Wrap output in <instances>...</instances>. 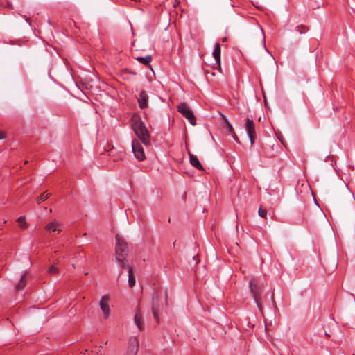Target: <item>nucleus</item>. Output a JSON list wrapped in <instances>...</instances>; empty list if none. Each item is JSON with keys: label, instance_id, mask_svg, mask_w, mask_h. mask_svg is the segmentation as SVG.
<instances>
[{"label": "nucleus", "instance_id": "f257e3e1", "mask_svg": "<svg viewBox=\"0 0 355 355\" xmlns=\"http://www.w3.org/2000/svg\"><path fill=\"white\" fill-rule=\"evenodd\" d=\"M132 129L135 135L144 145L149 146L150 144V134L144 122L141 121L134 122Z\"/></svg>", "mask_w": 355, "mask_h": 355}, {"label": "nucleus", "instance_id": "f03ea898", "mask_svg": "<svg viewBox=\"0 0 355 355\" xmlns=\"http://www.w3.org/2000/svg\"><path fill=\"white\" fill-rule=\"evenodd\" d=\"M178 111L189 121L191 125L193 126L196 125V120L194 114L187 103H181L178 106Z\"/></svg>", "mask_w": 355, "mask_h": 355}, {"label": "nucleus", "instance_id": "7ed1b4c3", "mask_svg": "<svg viewBox=\"0 0 355 355\" xmlns=\"http://www.w3.org/2000/svg\"><path fill=\"white\" fill-rule=\"evenodd\" d=\"M116 258L127 257L128 254V249L125 241L123 238H121L119 234L116 235Z\"/></svg>", "mask_w": 355, "mask_h": 355}, {"label": "nucleus", "instance_id": "20e7f679", "mask_svg": "<svg viewBox=\"0 0 355 355\" xmlns=\"http://www.w3.org/2000/svg\"><path fill=\"white\" fill-rule=\"evenodd\" d=\"M245 128L250 138L251 145H253L257 138L255 124L252 119L247 118L245 123Z\"/></svg>", "mask_w": 355, "mask_h": 355}, {"label": "nucleus", "instance_id": "39448f33", "mask_svg": "<svg viewBox=\"0 0 355 355\" xmlns=\"http://www.w3.org/2000/svg\"><path fill=\"white\" fill-rule=\"evenodd\" d=\"M132 148L135 157L138 161H144L146 159L144 148L138 140H132Z\"/></svg>", "mask_w": 355, "mask_h": 355}, {"label": "nucleus", "instance_id": "423d86ee", "mask_svg": "<svg viewBox=\"0 0 355 355\" xmlns=\"http://www.w3.org/2000/svg\"><path fill=\"white\" fill-rule=\"evenodd\" d=\"M250 289H251V292L253 295V297H254L256 304H257L259 308L261 309L262 288L252 281V282H250Z\"/></svg>", "mask_w": 355, "mask_h": 355}, {"label": "nucleus", "instance_id": "0eeeda50", "mask_svg": "<svg viewBox=\"0 0 355 355\" xmlns=\"http://www.w3.org/2000/svg\"><path fill=\"white\" fill-rule=\"evenodd\" d=\"M250 289H251V292L253 295V297H254L256 304H257L259 308L261 309L262 288L252 281V282H250Z\"/></svg>", "mask_w": 355, "mask_h": 355}, {"label": "nucleus", "instance_id": "6e6552de", "mask_svg": "<svg viewBox=\"0 0 355 355\" xmlns=\"http://www.w3.org/2000/svg\"><path fill=\"white\" fill-rule=\"evenodd\" d=\"M134 322L140 331H142L144 329L143 314H142L141 309V307L139 305L137 306L135 315H134Z\"/></svg>", "mask_w": 355, "mask_h": 355}, {"label": "nucleus", "instance_id": "1a4fd4ad", "mask_svg": "<svg viewBox=\"0 0 355 355\" xmlns=\"http://www.w3.org/2000/svg\"><path fill=\"white\" fill-rule=\"evenodd\" d=\"M139 349V342L136 337H131L129 339L127 352L125 355H136Z\"/></svg>", "mask_w": 355, "mask_h": 355}, {"label": "nucleus", "instance_id": "9d476101", "mask_svg": "<svg viewBox=\"0 0 355 355\" xmlns=\"http://www.w3.org/2000/svg\"><path fill=\"white\" fill-rule=\"evenodd\" d=\"M45 230L50 234L54 232L60 233L62 230V225L58 220H53L45 226Z\"/></svg>", "mask_w": 355, "mask_h": 355}, {"label": "nucleus", "instance_id": "9b49d317", "mask_svg": "<svg viewBox=\"0 0 355 355\" xmlns=\"http://www.w3.org/2000/svg\"><path fill=\"white\" fill-rule=\"evenodd\" d=\"M109 300V296L104 295L102 297L99 303L101 309L104 314L105 318H107L110 315Z\"/></svg>", "mask_w": 355, "mask_h": 355}, {"label": "nucleus", "instance_id": "f8f14e48", "mask_svg": "<svg viewBox=\"0 0 355 355\" xmlns=\"http://www.w3.org/2000/svg\"><path fill=\"white\" fill-rule=\"evenodd\" d=\"M148 95L145 91H141L138 98V105L141 109H145L148 107Z\"/></svg>", "mask_w": 355, "mask_h": 355}, {"label": "nucleus", "instance_id": "ddd939ff", "mask_svg": "<svg viewBox=\"0 0 355 355\" xmlns=\"http://www.w3.org/2000/svg\"><path fill=\"white\" fill-rule=\"evenodd\" d=\"M220 45L219 43H216L214 49L213 56L215 58L219 68H220Z\"/></svg>", "mask_w": 355, "mask_h": 355}, {"label": "nucleus", "instance_id": "4468645a", "mask_svg": "<svg viewBox=\"0 0 355 355\" xmlns=\"http://www.w3.org/2000/svg\"><path fill=\"white\" fill-rule=\"evenodd\" d=\"M26 283H27V279H26V274H24L19 281L17 282V284H16V291H20L21 290H23L25 286H26Z\"/></svg>", "mask_w": 355, "mask_h": 355}, {"label": "nucleus", "instance_id": "2eb2a0df", "mask_svg": "<svg viewBox=\"0 0 355 355\" xmlns=\"http://www.w3.org/2000/svg\"><path fill=\"white\" fill-rule=\"evenodd\" d=\"M190 163L193 166L196 167V168H198L200 171L204 170V168H203L202 164H200V162H199L198 157L193 155H190Z\"/></svg>", "mask_w": 355, "mask_h": 355}, {"label": "nucleus", "instance_id": "dca6fc26", "mask_svg": "<svg viewBox=\"0 0 355 355\" xmlns=\"http://www.w3.org/2000/svg\"><path fill=\"white\" fill-rule=\"evenodd\" d=\"M126 257H119V258H116V259L121 268H128V270L129 268H131V267L129 266Z\"/></svg>", "mask_w": 355, "mask_h": 355}, {"label": "nucleus", "instance_id": "f3484780", "mask_svg": "<svg viewBox=\"0 0 355 355\" xmlns=\"http://www.w3.org/2000/svg\"><path fill=\"white\" fill-rule=\"evenodd\" d=\"M128 272V285L130 288H132L135 285V278L133 275V270L132 268H129Z\"/></svg>", "mask_w": 355, "mask_h": 355}, {"label": "nucleus", "instance_id": "a211bd4d", "mask_svg": "<svg viewBox=\"0 0 355 355\" xmlns=\"http://www.w3.org/2000/svg\"><path fill=\"white\" fill-rule=\"evenodd\" d=\"M17 222L19 224V226L20 227V228H21L23 230H26L28 227V225L26 221V217L24 216H19L17 219Z\"/></svg>", "mask_w": 355, "mask_h": 355}, {"label": "nucleus", "instance_id": "6ab92c4d", "mask_svg": "<svg viewBox=\"0 0 355 355\" xmlns=\"http://www.w3.org/2000/svg\"><path fill=\"white\" fill-rule=\"evenodd\" d=\"M153 304L152 305V312H153V317H154L156 322L158 323L159 322V315H158L159 310H158V308L155 305V301L157 302V299L153 298Z\"/></svg>", "mask_w": 355, "mask_h": 355}, {"label": "nucleus", "instance_id": "aec40b11", "mask_svg": "<svg viewBox=\"0 0 355 355\" xmlns=\"http://www.w3.org/2000/svg\"><path fill=\"white\" fill-rule=\"evenodd\" d=\"M50 196H51V193H48L47 191H45V192L42 193L40 196H39L36 198L37 203L40 204L42 202L46 200V199H48L50 197Z\"/></svg>", "mask_w": 355, "mask_h": 355}, {"label": "nucleus", "instance_id": "412c9836", "mask_svg": "<svg viewBox=\"0 0 355 355\" xmlns=\"http://www.w3.org/2000/svg\"><path fill=\"white\" fill-rule=\"evenodd\" d=\"M137 60L139 62H141L145 65H148L150 64V62L152 61V57L150 55H147L146 57H138L137 58Z\"/></svg>", "mask_w": 355, "mask_h": 355}, {"label": "nucleus", "instance_id": "4be33fe9", "mask_svg": "<svg viewBox=\"0 0 355 355\" xmlns=\"http://www.w3.org/2000/svg\"><path fill=\"white\" fill-rule=\"evenodd\" d=\"M223 119L224 120V122H225L226 127L228 129L229 132L231 134H234V128H233L232 125L230 124V123L229 122V121L227 120V119L224 115H223Z\"/></svg>", "mask_w": 355, "mask_h": 355}, {"label": "nucleus", "instance_id": "5701e85b", "mask_svg": "<svg viewBox=\"0 0 355 355\" xmlns=\"http://www.w3.org/2000/svg\"><path fill=\"white\" fill-rule=\"evenodd\" d=\"M258 214L260 217L266 218L267 216V210L261 206L258 210Z\"/></svg>", "mask_w": 355, "mask_h": 355}, {"label": "nucleus", "instance_id": "b1692460", "mask_svg": "<svg viewBox=\"0 0 355 355\" xmlns=\"http://www.w3.org/2000/svg\"><path fill=\"white\" fill-rule=\"evenodd\" d=\"M48 272L50 274H58L60 272V270L57 267L51 265L48 269Z\"/></svg>", "mask_w": 355, "mask_h": 355}, {"label": "nucleus", "instance_id": "393cba45", "mask_svg": "<svg viewBox=\"0 0 355 355\" xmlns=\"http://www.w3.org/2000/svg\"><path fill=\"white\" fill-rule=\"evenodd\" d=\"M297 28L300 33H304L308 31L307 27L303 25L298 26Z\"/></svg>", "mask_w": 355, "mask_h": 355}, {"label": "nucleus", "instance_id": "a878e982", "mask_svg": "<svg viewBox=\"0 0 355 355\" xmlns=\"http://www.w3.org/2000/svg\"><path fill=\"white\" fill-rule=\"evenodd\" d=\"M6 138V133L3 131H0V140Z\"/></svg>", "mask_w": 355, "mask_h": 355}, {"label": "nucleus", "instance_id": "bb28decb", "mask_svg": "<svg viewBox=\"0 0 355 355\" xmlns=\"http://www.w3.org/2000/svg\"><path fill=\"white\" fill-rule=\"evenodd\" d=\"M227 37H223V38L222 39V42H226V41H227Z\"/></svg>", "mask_w": 355, "mask_h": 355}, {"label": "nucleus", "instance_id": "cd10ccee", "mask_svg": "<svg viewBox=\"0 0 355 355\" xmlns=\"http://www.w3.org/2000/svg\"><path fill=\"white\" fill-rule=\"evenodd\" d=\"M353 355H355V354H353Z\"/></svg>", "mask_w": 355, "mask_h": 355}]
</instances>
